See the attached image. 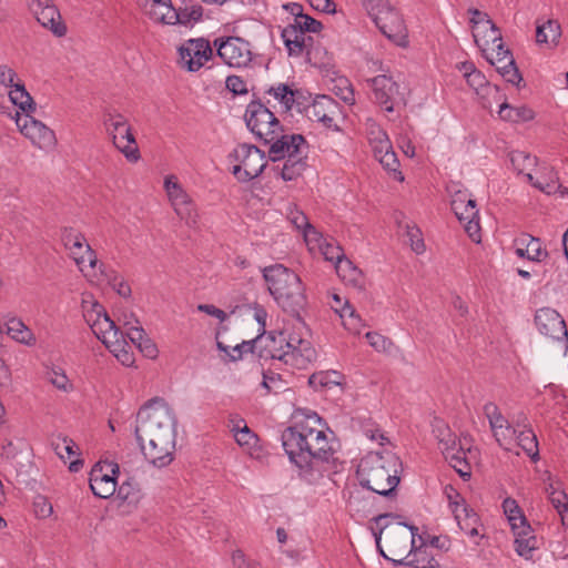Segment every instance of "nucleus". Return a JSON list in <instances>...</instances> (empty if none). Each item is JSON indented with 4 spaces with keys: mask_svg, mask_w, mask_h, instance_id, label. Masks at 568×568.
Returning <instances> with one entry per match:
<instances>
[{
    "mask_svg": "<svg viewBox=\"0 0 568 568\" xmlns=\"http://www.w3.org/2000/svg\"><path fill=\"white\" fill-rule=\"evenodd\" d=\"M281 440L290 460L307 483L318 480L334 458L335 450L316 412L296 409L292 425L283 430Z\"/></svg>",
    "mask_w": 568,
    "mask_h": 568,
    "instance_id": "f257e3e1",
    "label": "nucleus"
},
{
    "mask_svg": "<svg viewBox=\"0 0 568 568\" xmlns=\"http://www.w3.org/2000/svg\"><path fill=\"white\" fill-rule=\"evenodd\" d=\"M176 418L163 398H152L136 416L134 435L144 458L154 467L169 466L175 456Z\"/></svg>",
    "mask_w": 568,
    "mask_h": 568,
    "instance_id": "f03ea898",
    "label": "nucleus"
},
{
    "mask_svg": "<svg viewBox=\"0 0 568 568\" xmlns=\"http://www.w3.org/2000/svg\"><path fill=\"white\" fill-rule=\"evenodd\" d=\"M402 462L389 450L369 452L357 467V478L362 487L381 496L390 497L399 484Z\"/></svg>",
    "mask_w": 568,
    "mask_h": 568,
    "instance_id": "7ed1b4c3",
    "label": "nucleus"
},
{
    "mask_svg": "<svg viewBox=\"0 0 568 568\" xmlns=\"http://www.w3.org/2000/svg\"><path fill=\"white\" fill-rule=\"evenodd\" d=\"M263 277L270 294L283 311L300 318L307 303L300 276L283 264H274L263 270Z\"/></svg>",
    "mask_w": 568,
    "mask_h": 568,
    "instance_id": "20e7f679",
    "label": "nucleus"
},
{
    "mask_svg": "<svg viewBox=\"0 0 568 568\" xmlns=\"http://www.w3.org/2000/svg\"><path fill=\"white\" fill-rule=\"evenodd\" d=\"M287 338L283 333L274 335L273 333H263L251 341L236 342L234 345H226L222 339V332L217 334L219 351L230 355V351H235L239 355L255 354L257 355H290L286 351Z\"/></svg>",
    "mask_w": 568,
    "mask_h": 568,
    "instance_id": "39448f33",
    "label": "nucleus"
},
{
    "mask_svg": "<svg viewBox=\"0 0 568 568\" xmlns=\"http://www.w3.org/2000/svg\"><path fill=\"white\" fill-rule=\"evenodd\" d=\"M244 120L247 129L265 144H270L284 131L280 120L261 100H253L247 104Z\"/></svg>",
    "mask_w": 568,
    "mask_h": 568,
    "instance_id": "423d86ee",
    "label": "nucleus"
},
{
    "mask_svg": "<svg viewBox=\"0 0 568 568\" xmlns=\"http://www.w3.org/2000/svg\"><path fill=\"white\" fill-rule=\"evenodd\" d=\"M103 124L114 146L128 161L136 162L141 155L128 119L116 111H106L103 115Z\"/></svg>",
    "mask_w": 568,
    "mask_h": 568,
    "instance_id": "0eeeda50",
    "label": "nucleus"
},
{
    "mask_svg": "<svg viewBox=\"0 0 568 568\" xmlns=\"http://www.w3.org/2000/svg\"><path fill=\"white\" fill-rule=\"evenodd\" d=\"M379 31L398 45H404L406 27L399 12L389 4L388 0H377L366 9Z\"/></svg>",
    "mask_w": 568,
    "mask_h": 568,
    "instance_id": "6e6552de",
    "label": "nucleus"
},
{
    "mask_svg": "<svg viewBox=\"0 0 568 568\" xmlns=\"http://www.w3.org/2000/svg\"><path fill=\"white\" fill-rule=\"evenodd\" d=\"M230 156L239 162L233 166V174L240 182L257 178L267 164L264 151L247 143L240 144Z\"/></svg>",
    "mask_w": 568,
    "mask_h": 568,
    "instance_id": "1a4fd4ad",
    "label": "nucleus"
},
{
    "mask_svg": "<svg viewBox=\"0 0 568 568\" xmlns=\"http://www.w3.org/2000/svg\"><path fill=\"white\" fill-rule=\"evenodd\" d=\"M535 324L538 331L557 343L555 352L568 353V332L561 315L554 308L544 307L536 312Z\"/></svg>",
    "mask_w": 568,
    "mask_h": 568,
    "instance_id": "9d476101",
    "label": "nucleus"
},
{
    "mask_svg": "<svg viewBox=\"0 0 568 568\" xmlns=\"http://www.w3.org/2000/svg\"><path fill=\"white\" fill-rule=\"evenodd\" d=\"M213 44L217 55L231 68H243L252 61L250 43L240 37L217 38Z\"/></svg>",
    "mask_w": 568,
    "mask_h": 568,
    "instance_id": "9b49d317",
    "label": "nucleus"
},
{
    "mask_svg": "<svg viewBox=\"0 0 568 568\" xmlns=\"http://www.w3.org/2000/svg\"><path fill=\"white\" fill-rule=\"evenodd\" d=\"M368 82L372 87L375 102L386 112H393L399 105H406L405 93L400 90V84L395 82L392 77L379 74L368 80Z\"/></svg>",
    "mask_w": 568,
    "mask_h": 568,
    "instance_id": "f8f14e48",
    "label": "nucleus"
},
{
    "mask_svg": "<svg viewBox=\"0 0 568 568\" xmlns=\"http://www.w3.org/2000/svg\"><path fill=\"white\" fill-rule=\"evenodd\" d=\"M268 150V158L272 162H276L283 159H304L307 160L308 143L302 134H281L271 141Z\"/></svg>",
    "mask_w": 568,
    "mask_h": 568,
    "instance_id": "ddd939ff",
    "label": "nucleus"
},
{
    "mask_svg": "<svg viewBox=\"0 0 568 568\" xmlns=\"http://www.w3.org/2000/svg\"><path fill=\"white\" fill-rule=\"evenodd\" d=\"M19 131L40 149H51L57 144V138L50 128L30 114L21 116L16 111L13 116Z\"/></svg>",
    "mask_w": 568,
    "mask_h": 568,
    "instance_id": "4468645a",
    "label": "nucleus"
},
{
    "mask_svg": "<svg viewBox=\"0 0 568 568\" xmlns=\"http://www.w3.org/2000/svg\"><path fill=\"white\" fill-rule=\"evenodd\" d=\"M180 64L189 72L199 71L205 62L213 58V49L207 39H190L179 49Z\"/></svg>",
    "mask_w": 568,
    "mask_h": 568,
    "instance_id": "2eb2a0df",
    "label": "nucleus"
},
{
    "mask_svg": "<svg viewBox=\"0 0 568 568\" xmlns=\"http://www.w3.org/2000/svg\"><path fill=\"white\" fill-rule=\"evenodd\" d=\"M342 114L341 104L332 97L317 95L306 108V115L310 120L321 122L326 129L339 131L335 120Z\"/></svg>",
    "mask_w": 568,
    "mask_h": 568,
    "instance_id": "dca6fc26",
    "label": "nucleus"
},
{
    "mask_svg": "<svg viewBox=\"0 0 568 568\" xmlns=\"http://www.w3.org/2000/svg\"><path fill=\"white\" fill-rule=\"evenodd\" d=\"M118 464L97 463L90 471V488L94 496L106 499L116 491Z\"/></svg>",
    "mask_w": 568,
    "mask_h": 568,
    "instance_id": "f3484780",
    "label": "nucleus"
},
{
    "mask_svg": "<svg viewBox=\"0 0 568 568\" xmlns=\"http://www.w3.org/2000/svg\"><path fill=\"white\" fill-rule=\"evenodd\" d=\"M61 241L64 247L70 252V256L77 265H81L87 261L85 255H88V262L91 267L97 265L98 258L95 252L87 243L82 233L73 227H64L61 232Z\"/></svg>",
    "mask_w": 568,
    "mask_h": 568,
    "instance_id": "a211bd4d",
    "label": "nucleus"
},
{
    "mask_svg": "<svg viewBox=\"0 0 568 568\" xmlns=\"http://www.w3.org/2000/svg\"><path fill=\"white\" fill-rule=\"evenodd\" d=\"M28 7L38 22L55 37L61 38L67 34V26L61 20L59 10L55 6L49 4L48 0H28Z\"/></svg>",
    "mask_w": 568,
    "mask_h": 568,
    "instance_id": "6ab92c4d",
    "label": "nucleus"
},
{
    "mask_svg": "<svg viewBox=\"0 0 568 568\" xmlns=\"http://www.w3.org/2000/svg\"><path fill=\"white\" fill-rule=\"evenodd\" d=\"M203 8L201 6H193L185 9H173L168 12H158L152 10L150 18L164 24H183L187 26L191 22H197L202 19Z\"/></svg>",
    "mask_w": 568,
    "mask_h": 568,
    "instance_id": "aec40b11",
    "label": "nucleus"
},
{
    "mask_svg": "<svg viewBox=\"0 0 568 568\" xmlns=\"http://www.w3.org/2000/svg\"><path fill=\"white\" fill-rule=\"evenodd\" d=\"M515 253L519 257L532 262H541L548 256V252L542 247L541 241L528 233H523L514 240Z\"/></svg>",
    "mask_w": 568,
    "mask_h": 568,
    "instance_id": "412c9836",
    "label": "nucleus"
},
{
    "mask_svg": "<svg viewBox=\"0 0 568 568\" xmlns=\"http://www.w3.org/2000/svg\"><path fill=\"white\" fill-rule=\"evenodd\" d=\"M135 325L130 321H124L123 326L125 328V337L136 347L140 353L153 354L158 353L159 349L152 338L149 337L144 328L140 325L138 318L134 317Z\"/></svg>",
    "mask_w": 568,
    "mask_h": 568,
    "instance_id": "4be33fe9",
    "label": "nucleus"
},
{
    "mask_svg": "<svg viewBox=\"0 0 568 568\" xmlns=\"http://www.w3.org/2000/svg\"><path fill=\"white\" fill-rule=\"evenodd\" d=\"M335 270L339 278L346 284L359 293L365 294L367 288V280L363 272L353 264L348 258L339 261L338 265H335Z\"/></svg>",
    "mask_w": 568,
    "mask_h": 568,
    "instance_id": "5701e85b",
    "label": "nucleus"
},
{
    "mask_svg": "<svg viewBox=\"0 0 568 568\" xmlns=\"http://www.w3.org/2000/svg\"><path fill=\"white\" fill-rule=\"evenodd\" d=\"M513 531L517 554L526 559L531 558L532 551L538 548V539L532 534L530 525H521Z\"/></svg>",
    "mask_w": 568,
    "mask_h": 568,
    "instance_id": "b1692460",
    "label": "nucleus"
},
{
    "mask_svg": "<svg viewBox=\"0 0 568 568\" xmlns=\"http://www.w3.org/2000/svg\"><path fill=\"white\" fill-rule=\"evenodd\" d=\"M454 517L460 530L466 535L471 538L479 537V528L481 527V524L479 516L474 511V509L469 507L458 509V511L454 514Z\"/></svg>",
    "mask_w": 568,
    "mask_h": 568,
    "instance_id": "393cba45",
    "label": "nucleus"
},
{
    "mask_svg": "<svg viewBox=\"0 0 568 568\" xmlns=\"http://www.w3.org/2000/svg\"><path fill=\"white\" fill-rule=\"evenodd\" d=\"M7 334L14 341L24 344V345H33L36 344V336L32 331L20 320V318H10L6 324Z\"/></svg>",
    "mask_w": 568,
    "mask_h": 568,
    "instance_id": "a878e982",
    "label": "nucleus"
},
{
    "mask_svg": "<svg viewBox=\"0 0 568 568\" xmlns=\"http://www.w3.org/2000/svg\"><path fill=\"white\" fill-rule=\"evenodd\" d=\"M10 101L19 106L26 114H31L36 110V103L29 92L26 90L24 84L18 81L9 92Z\"/></svg>",
    "mask_w": 568,
    "mask_h": 568,
    "instance_id": "bb28decb",
    "label": "nucleus"
},
{
    "mask_svg": "<svg viewBox=\"0 0 568 568\" xmlns=\"http://www.w3.org/2000/svg\"><path fill=\"white\" fill-rule=\"evenodd\" d=\"M561 36V28L557 20L549 19L536 28L537 43H554L557 44Z\"/></svg>",
    "mask_w": 568,
    "mask_h": 568,
    "instance_id": "cd10ccee",
    "label": "nucleus"
},
{
    "mask_svg": "<svg viewBox=\"0 0 568 568\" xmlns=\"http://www.w3.org/2000/svg\"><path fill=\"white\" fill-rule=\"evenodd\" d=\"M498 114L500 119L511 122H526L535 118V112L530 108L526 105L514 108L506 102L500 104Z\"/></svg>",
    "mask_w": 568,
    "mask_h": 568,
    "instance_id": "c85d7f7f",
    "label": "nucleus"
},
{
    "mask_svg": "<svg viewBox=\"0 0 568 568\" xmlns=\"http://www.w3.org/2000/svg\"><path fill=\"white\" fill-rule=\"evenodd\" d=\"M444 456L464 480L470 478V466L466 460V452L462 446L454 448L452 453H445Z\"/></svg>",
    "mask_w": 568,
    "mask_h": 568,
    "instance_id": "c756f323",
    "label": "nucleus"
},
{
    "mask_svg": "<svg viewBox=\"0 0 568 568\" xmlns=\"http://www.w3.org/2000/svg\"><path fill=\"white\" fill-rule=\"evenodd\" d=\"M515 440L532 460L538 458V440L531 428L518 429Z\"/></svg>",
    "mask_w": 568,
    "mask_h": 568,
    "instance_id": "7c9ffc66",
    "label": "nucleus"
},
{
    "mask_svg": "<svg viewBox=\"0 0 568 568\" xmlns=\"http://www.w3.org/2000/svg\"><path fill=\"white\" fill-rule=\"evenodd\" d=\"M118 497L129 505L136 506L143 498V491L135 479L129 478L119 486Z\"/></svg>",
    "mask_w": 568,
    "mask_h": 568,
    "instance_id": "2f4dec72",
    "label": "nucleus"
},
{
    "mask_svg": "<svg viewBox=\"0 0 568 568\" xmlns=\"http://www.w3.org/2000/svg\"><path fill=\"white\" fill-rule=\"evenodd\" d=\"M288 220L297 230L303 232V235L306 241H317L318 237L321 236L316 229L308 222L307 216L297 209L290 211Z\"/></svg>",
    "mask_w": 568,
    "mask_h": 568,
    "instance_id": "473e14b6",
    "label": "nucleus"
},
{
    "mask_svg": "<svg viewBox=\"0 0 568 568\" xmlns=\"http://www.w3.org/2000/svg\"><path fill=\"white\" fill-rule=\"evenodd\" d=\"M434 433L443 454L447 452L452 453V450L457 447V437L445 423L438 422L434 427Z\"/></svg>",
    "mask_w": 568,
    "mask_h": 568,
    "instance_id": "72a5a7b5",
    "label": "nucleus"
},
{
    "mask_svg": "<svg viewBox=\"0 0 568 568\" xmlns=\"http://www.w3.org/2000/svg\"><path fill=\"white\" fill-rule=\"evenodd\" d=\"M473 36H474V40H475L476 44L485 53V57H486L487 61L491 65H495L496 70H498V64L499 65L506 64L507 60H506L505 55L513 57L511 51L508 48L505 47V44L503 43V39L501 38H500V41H497L498 43L496 44V48L493 49V52L490 54H488V53H486V49L483 48V44H480V42L478 40V36L476 33H473Z\"/></svg>",
    "mask_w": 568,
    "mask_h": 568,
    "instance_id": "f704fd0d",
    "label": "nucleus"
},
{
    "mask_svg": "<svg viewBox=\"0 0 568 568\" xmlns=\"http://www.w3.org/2000/svg\"><path fill=\"white\" fill-rule=\"evenodd\" d=\"M306 168L307 162L304 159H286L283 166L278 170V174L284 181H294L303 175Z\"/></svg>",
    "mask_w": 568,
    "mask_h": 568,
    "instance_id": "c9c22d12",
    "label": "nucleus"
},
{
    "mask_svg": "<svg viewBox=\"0 0 568 568\" xmlns=\"http://www.w3.org/2000/svg\"><path fill=\"white\" fill-rule=\"evenodd\" d=\"M466 81L469 87H471L476 93L483 98L490 93H498V88L496 85H490L484 73H481L479 70L473 71V73L468 74Z\"/></svg>",
    "mask_w": 568,
    "mask_h": 568,
    "instance_id": "e433bc0d",
    "label": "nucleus"
},
{
    "mask_svg": "<svg viewBox=\"0 0 568 568\" xmlns=\"http://www.w3.org/2000/svg\"><path fill=\"white\" fill-rule=\"evenodd\" d=\"M91 329L98 338L108 337V334L113 335V337L116 338L121 335V328L116 326L114 321H112L108 314L103 315L100 320H94Z\"/></svg>",
    "mask_w": 568,
    "mask_h": 568,
    "instance_id": "4c0bfd02",
    "label": "nucleus"
},
{
    "mask_svg": "<svg viewBox=\"0 0 568 568\" xmlns=\"http://www.w3.org/2000/svg\"><path fill=\"white\" fill-rule=\"evenodd\" d=\"M164 187L173 206L183 204L190 197L174 175L165 178Z\"/></svg>",
    "mask_w": 568,
    "mask_h": 568,
    "instance_id": "58836bf2",
    "label": "nucleus"
},
{
    "mask_svg": "<svg viewBox=\"0 0 568 568\" xmlns=\"http://www.w3.org/2000/svg\"><path fill=\"white\" fill-rule=\"evenodd\" d=\"M503 509L511 526V529H516L521 525H528L515 499L506 498L503 501Z\"/></svg>",
    "mask_w": 568,
    "mask_h": 568,
    "instance_id": "ea45409f",
    "label": "nucleus"
},
{
    "mask_svg": "<svg viewBox=\"0 0 568 568\" xmlns=\"http://www.w3.org/2000/svg\"><path fill=\"white\" fill-rule=\"evenodd\" d=\"M343 381V375L336 371H327L315 373L310 376L308 383L313 387L322 386V387H331L334 385H339Z\"/></svg>",
    "mask_w": 568,
    "mask_h": 568,
    "instance_id": "a19ab883",
    "label": "nucleus"
},
{
    "mask_svg": "<svg viewBox=\"0 0 568 568\" xmlns=\"http://www.w3.org/2000/svg\"><path fill=\"white\" fill-rule=\"evenodd\" d=\"M409 565L414 568H436L439 566L437 559L429 552L427 546L415 549Z\"/></svg>",
    "mask_w": 568,
    "mask_h": 568,
    "instance_id": "79ce46f5",
    "label": "nucleus"
},
{
    "mask_svg": "<svg viewBox=\"0 0 568 568\" xmlns=\"http://www.w3.org/2000/svg\"><path fill=\"white\" fill-rule=\"evenodd\" d=\"M468 13L471 14L470 23L475 27L481 22H485L490 30V40L493 43H496V41H500V30L496 27V24L493 22V20L489 18V16L485 12L479 11L476 8H469Z\"/></svg>",
    "mask_w": 568,
    "mask_h": 568,
    "instance_id": "37998d69",
    "label": "nucleus"
},
{
    "mask_svg": "<svg viewBox=\"0 0 568 568\" xmlns=\"http://www.w3.org/2000/svg\"><path fill=\"white\" fill-rule=\"evenodd\" d=\"M506 57V64H498V73L509 83L519 87L523 81V77L516 65L514 57Z\"/></svg>",
    "mask_w": 568,
    "mask_h": 568,
    "instance_id": "c03bdc74",
    "label": "nucleus"
},
{
    "mask_svg": "<svg viewBox=\"0 0 568 568\" xmlns=\"http://www.w3.org/2000/svg\"><path fill=\"white\" fill-rule=\"evenodd\" d=\"M517 430L518 429L511 424V422L508 420L496 429L493 435L500 447L509 450V446L514 443Z\"/></svg>",
    "mask_w": 568,
    "mask_h": 568,
    "instance_id": "a18cd8bd",
    "label": "nucleus"
},
{
    "mask_svg": "<svg viewBox=\"0 0 568 568\" xmlns=\"http://www.w3.org/2000/svg\"><path fill=\"white\" fill-rule=\"evenodd\" d=\"M536 161V156L525 151L516 150L510 153L511 165L518 173H524L526 170L535 166Z\"/></svg>",
    "mask_w": 568,
    "mask_h": 568,
    "instance_id": "49530a36",
    "label": "nucleus"
},
{
    "mask_svg": "<svg viewBox=\"0 0 568 568\" xmlns=\"http://www.w3.org/2000/svg\"><path fill=\"white\" fill-rule=\"evenodd\" d=\"M365 337L368 341L369 345L377 353L390 354L394 351H396V346L389 338H387L376 332H368V333H366Z\"/></svg>",
    "mask_w": 568,
    "mask_h": 568,
    "instance_id": "de8ad7c7",
    "label": "nucleus"
},
{
    "mask_svg": "<svg viewBox=\"0 0 568 568\" xmlns=\"http://www.w3.org/2000/svg\"><path fill=\"white\" fill-rule=\"evenodd\" d=\"M267 93L278 100L284 105L285 110H291L295 102L294 91L284 83H280L277 87H271L267 90Z\"/></svg>",
    "mask_w": 568,
    "mask_h": 568,
    "instance_id": "09e8293b",
    "label": "nucleus"
},
{
    "mask_svg": "<svg viewBox=\"0 0 568 568\" xmlns=\"http://www.w3.org/2000/svg\"><path fill=\"white\" fill-rule=\"evenodd\" d=\"M484 414L489 422L493 433L508 422V419L501 414L498 406L491 402L484 405Z\"/></svg>",
    "mask_w": 568,
    "mask_h": 568,
    "instance_id": "8fccbe9b",
    "label": "nucleus"
},
{
    "mask_svg": "<svg viewBox=\"0 0 568 568\" xmlns=\"http://www.w3.org/2000/svg\"><path fill=\"white\" fill-rule=\"evenodd\" d=\"M109 285L122 297L129 298L132 294L131 286L115 271L105 273Z\"/></svg>",
    "mask_w": 568,
    "mask_h": 568,
    "instance_id": "3c124183",
    "label": "nucleus"
},
{
    "mask_svg": "<svg viewBox=\"0 0 568 568\" xmlns=\"http://www.w3.org/2000/svg\"><path fill=\"white\" fill-rule=\"evenodd\" d=\"M262 386L265 388V394H278L286 390V383L281 378L278 374L273 372H264Z\"/></svg>",
    "mask_w": 568,
    "mask_h": 568,
    "instance_id": "603ef678",
    "label": "nucleus"
},
{
    "mask_svg": "<svg viewBox=\"0 0 568 568\" xmlns=\"http://www.w3.org/2000/svg\"><path fill=\"white\" fill-rule=\"evenodd\" d=\"M282 38L285 47L288 50L290 55H300L304 50V45L301 41H296V29L295 28H284L282 31Z\"/></svg>",
    "mask_w": 568,
    "mask_h": 568,
    "instance_id": "864d4df0",
    "label": "nucleus"
},
{
    "mask_svg": "<svg viewBox=\"0 0 568 568\" xmlns=\"http://www.w3.org/2000/svg\"><path fill=\"white\" fill-rule=\"evenodd\" d=\"M173 207L180 219L184 220L187 225H193L196 223L197 212L191 197H187L183 204L175 205Z\"/></svg>",
    "mask_w": 568,
    "mask_h": 568,
    "instance_id": "5fc2aeb1",
    "label": "nucleus"
},
{
    "mask_svg": "<svg viewBox=\"0 0 568 568\" xmlns=\"http://www.w3.org/2000/svg\"><path fill=\"white\" fill-rule=\"evenodd\" d=\"M379 163L383 165L384 169H386L389 172L394 173V178L398 181H403L404 176L400 171H398L399 161L397 159L396 153L394 150H390L389 152L383 153L378 158Z\"/></svg>",
    "mask_w": 568,
    "mask_h": 568,
    "instance_id": "6e6d98bb",
    "label": "nucleus"
},
{
    "mask_svg": "<svg viewBox=\"0 0 568 568\" xmlns=\"http://www.w3.org/2000/svg\"><path fill=\"white\" fill-rule=\"evenodd\" d=\"M312 349V344L307 339L301 338L298 335H291L286 342V351L291 355H304Z\"/></svg>",
    "mask_w": 568,
    "mask_h": 568,
    "instance_id": "4d7b16f0",
    "label": "nucleus"
},
{
    "mask_svg": "<svg viewBox=\"0 0 568 568\" xmlns=\"http://www.w3.org/2000/svg\"><path fill=\"white\" fill-rule=\"evenodd\" d=\"M444 494L448 500L449 508L453 514H456V511H458V509L468 507L464 497L452 485L445 486Z\"/></svg>",
    "mask_w": 568,
    "mask_h": 568,
    "instance_id": "13d9d810",
    "label": "nucleus"
},
{
    "mask_svg": "<svg viewBox=\"0 0 568 568\" xmlns=\"http://www.w3.org/2000/svg\"><path fill=\"white\" fill-rule=\"evenodd\" d=\"M54 450L61 458H64L67 455L69 459L79 454L78 445L71 438L68 437H63L61 440L57 442L54 444Z\"/></svg>",
    "mask_w": 568,
    "mask_h": 568,
    "instance_id": "bf43d9fd",
    "label": "nucleus"
},
{
    "mask_svg": "<svg viewBox=\"0 0 568 568\" xmlns=\"http://www.w3.org/2000/svg\"><path fill=\"white\" fill-rule=\"evenodd\" d=\"M406 235L409 239L412 250L416 254H422L425 251V243L420 230L416 225H406Z\"/></svg>",
    "mask_w": 568,
    "mask_h": 568,
    "instance_id": "052dcab7",
    "label": "nucleus"
},
{
    "mask_svg": "<svg viewBox=\"0 0 568 568\" xmlns=\"http://www.w3.org/2000/svg\"><path fill=\"white\" fill-rule=\"evenodd\" d=\"M546 493L548 494L549 500L557 511L568 505V497L566 493L556 488L554 484H549L546 487Z\"/></svg>",
    "mask_w": 568,
    "mask_h": 568,
    "instance_id": "680f3d73",
    "label": "nucleus"
},
{
    "mask_svg": "<svg viewBox=\"0 0 568 568\" xmlns=\"http://www.w3.org/2000/svg\"><path fill=\"white\" fill-rule=\"evenodd\" d=\"M465 202L466 194L463 192H457L450 203L453 212L460 222L470 219V215L466 213L467 206H465Z\"/></svg>",
    "mask_w": 568,
    "mask_h": 568,
    "instance_id": "e2e57ef3",
    "label": "nucleus"
},
{
    "mask_svg": "<svg viewBox=\"0 0 568 568\" xmlns=\"http://www.w3.org/2000/svg\"><path fill=\"white\" fill-rule=\"evenodd\" d=\"M241 427L242 428H239L234 436L236 443L241 447H253L257 440L256 435L248 428L247 425H241Z\"/></svg>",
    "mask_w": 568,
    "mask_h": 568,
    "instance_id": "0e129e2a",
    "label": "nucleus"
},
{
    "mask_svg": "<svg viewBox=\"0 0 568 568\" xmlns=\"http://www.w3.org/2000/svg\"><path fill=\"white\" fill-rule=\"evenodd\" d=\"M105 314L108 313L105 312L104 307L98 302L91 303L89 307L83 304V316L90 327L92 326V323H94V320H100Z\"/></svg>",
    "mask_w": 568,
    "mask_h": 568,
    "instance_id": "69168bd1",
    "label": "nucleus"
},
{
    "mask_svg": "<svg viewBox=\"0 0 568 568\" xmlns=\"http://www.w3.org/2000/svg\"><path fill=\"white\" fill-rule=\"evenodd\" d=\"M302 31L317 33L323 29L321 21L312 18L308 14L300 16L298 21L295 23Z\"/></svg>",
    "mask_w": 568,
    "mask_h": 568,
    "instance_id": "338daca9",
    "label": "nucleus"
},
{
    "mask_svg": "<svg viewBox=\"0 0 568 568\" xmlns=\"http://www.w3.org/2000/svg\"><path fill=\"white\" fill-rule=\"evenodd\" d=\"M225 85L233 94H246L247 88L245 81L239 75H229L225 80Z\"/></svg>",
    "mask_w": 568,
    "mask_h": 568,
    "instance_id": "774afa93",
    "label": "nucleus"
}]
</instances>
